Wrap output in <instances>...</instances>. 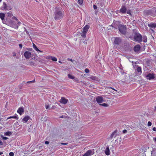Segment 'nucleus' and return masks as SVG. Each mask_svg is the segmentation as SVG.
I'll list each match as a JSON object with an SVG mask.
<instances>
[{
	"label": "nucleus",
	"instance_id": "58836bf2",
	"mask_svg": "<svg viewBox=\"0 0 156 156\" xmlns=\"http://www.w3.org/2000/svg\"><path fill=\"white\" fill-rule=\"evenodd\" d=\"M2 139L4 140H7V139H8V138L7 137H5V136H2Z\"/></svg>",
	"mask_w": 156,
	"mask_h": 156
},
{
	"label": "nucleus",
	"instance_id": "bb28decb",
	"mask_svg": "<svg viewBox=\"0 0 156 156\" xmlns=\"http://www.w3.org/2000/svg\"><path fill=\"white\" fill-rule=\"evenodd\" d=\"M78 3L80 5H82L83 4V0H78Z\"/></svg>",
	"mask_w": 156,
	"mask_h": 156
},
{
	"label": "nucleus",
	"instance_id": "9d476101",
	"mask_svg": "<svg viewBox=\"0 0 156 156\" xmlns=\"http://www.w3.org/2000/svg\"><path fill=\"white\" fill-rule=\"evenodd\" d=\"M127 11V8L125 5H122L121 9L119 11V12L120 13H126Z\"/></svg>",
	"mask_w": 156,
	"mask_h": 156
},
{
	"label": "nucleus",
	"instance_id": "473e14b6",
	"mask_svg": "<svg viewBox=\"0 0 156 156\" xmlns=\"http://www.w3.org/2000/svg\"><path fill=\"white\" fill-rule=\"evenodd\" d=\"M147 38L146 37H144L143 41L144 42H146L147 41Z\"/></svg>",
	"mask_w": 156,
	"mask_h": 156
},
{
	"label": "nucleus",
	"instance_id": "20e7f679",
	"mask_svg": "<svg viewBox=\"0 0 156 156\" xmlns=\"http://www.w3.org/2000/svg\"><path fill=\"white\" fill-rule=\"evenodd\" d=\"M147 13L148 15L153 17L156 16V7L153 8L151 9L147 10Z\"/></svg>",
	"mask_w": 156,
	"mask_h": 156
},
{
	"label": "nucleus",
	"instance_id": "f3484780",
	"mask_svg": "<svg viewBox=\"0 0 156 156\" xmlns=\"http://www.w3.org/2000/svg\"><path fill=\"white\" fill-rule=\"evenodd\" d=\"M68 100L64 97H62L60 100V102L63 104H66L67 103Z\"/></svg>",
	"mask_w": 156,
	"mask_h": 156
},
{
	"label": "nucleus",
	"instance_id": "cd10ccee",
	"mask_svg": "<svg viewBox=\"0 0 156 156\" xmlns=\"http://www.w3.org/2000/svg\"><path fill=\"white\" fill-rule=\"evenodd\" d=\"M51 60L53 61L56 62L57 61V58L54 57H53L52 56Z\"/></svg>",
	"mask_w": 156,
	"mask_h": 156
},
{
	"label": "nucleus",
	"instance_id": "4d7b16f0",
	"mask_svg": "<svg viewBox=\"0 0 156 156\" xmlns=\"http://www.w3.org/2000/svg\"><path fill=\"white\" fill-rule=\"evenodd\" d=\"M3 152H0V155H2V154H3Z\"/></svg>",
	"mask_w": 156,
	"mask_h": 156
},
{
	"label": "nucleus",
	"instance_id": "13d9d810",
	"mask_svg": "<svg viewBox=\"0 0 156 156\" xmlns=\"http://www.w3.org/2000/svg\"><path fill=\"white\" fill-rule=\"evenodd\" d=\"M30 82V81H28V82H27V83H31V82Z\"/></svg>",
	"mask_w": 156,
	"mask_h": 156
},
{
	"label": "nucleus",
	"instance_id": "79ce46f5",
	"mask_svg": "<svg viewBox=\"0 0 156 156\" xmlns=\"http://www.w3.org/2000/svg\"><path fill=\"white\" fill-rule=\"evenodd\" d=\"M93 7L94 9H97V6L96 5H93Z\"/></svg>",
	"mask_w": 156,
	"mask_h": 156
},
{
	"label": "nucleus",
	"instance_id": "bf43d9fd",
	"mask_svg": "<svg viewBox=\"0 0 156 156\" xmlns=\"http://www.w3.org/2000/svg\"><path fill=\"white\" fill-rule=\"evenodd\" d=\"M84 44H87V42H85V41H84Z\"/></svg>",
	"mask_w": 156,
	"mask_h": 156
},
{
	"label": "nucleus",
	"instance_id": "a878e982",
	"mask_svg": "<svg viewBox=\"0 0 156 156\" xmlns=\"http://www.w3.org/2000/svg\"><path fill=\"white\" fill-rule=\"evenodd\" d=\"M90 78V79L94 80H97V77L94 76H92Z\"/></svg>",
	"mask_w": 156,
	"mask_h": 156
},
{
	"label": "nucleus",
	"instance_id": "72a5a7b5",
	"mask_svg": "<svg viewBox=\"0 0 156 156\" xmlns=\"http://www.w3.org/2000/svg\"><path fill=\"white\" fill-rule=\"evenodd\" d=\"M89 69H87V68H86L85 69V72L86 73H88L89 72Z\"/></svg>",
	"mask_w": 156,
	"mask_h": 156
},
{
	"label": "nucleus",
	"instance_id": "0e129e2a",
	"mask_svg": "<svg viewBox=\"0 0 156 156\" xmlns=\"http://www.w3.org/2000/svg\"><path fill=\"white\" fill-rule=\"evenodd\" d=\"M18 23H20V22H18Z\"/></svg>",
	"mask_w": 156,
	"mask_h": 156
},
{
	"label": "nucleus",
	"instance_id": "9b49d317",
	"mask_svg": "<svg viewBox=\"0 0 156 156\" xmlns=\"http://www.w3.org/2000/svg\"><path fill=\"white\" fill-rule=\"evenodd\" d=\"M24 55L26 58L29 59L31 57V54L30 51H26L24 53Z\"/></svg>",
	"mask_w": 156,
	"mask_h": 156
},
{
	"label": "nucleus",
	"instance_id": "37998d69",
	"mask_svg": "<svg viewBox=\"0 0 156 156\" xmlns=\"http://www.w3.org/2000/svg\"><path fill=\"white\" fill-rule=\"evenodd\" d=\"M45 106V108L46 109H48L49 108V105H46Z\"/></svg>",
	"mask_w": 156,
	"mask_h": 156
},
{
	"label": "nucleus",
	"instance_id": "f704fd0d",
	"mask_svg": "<svg viewBox=\"0 0 156 156\" xmlns=\"http://www.w3.org/2000/svg\"><path fill=\"white\" fill-rule=\"evenodd\" d=\"M9 154L10 156H13L14 155V153L13 152H10L9 153Z\"/></svg>",
	"mask_w": 156,
	"mask_h": 156
},
{
	"label": "nucleus",
	"instance_id": "69168bd1",
	"mask_svg": "<svg viewBox=\"0 0 156 156\" xmlns=\"http://www.w3.org/2000/svg\"><path fill=\"white\" fill-rule=\"evenodd\" d=\"M59 62H60V63H61V61H59Z\"/></svg>",
	"mask_w": 156,
	"mask_h": 156
},
{
	"label": "nucleus",
	"instance_id": "4468645a",
	"mask_svg": "<svg viewBox=\"0 0 156 156\" xmlns=\"http://www.w3.org/2000/svg\"><path fill=\"white\" fill-rule=\"evenodd\" d=\"M24 112V110L23 107L19 108L17 111V112L21 115L23 114V113Z\"/></svg>",
	"mask_w": 156,
	"mask_h": 156
},
{
	"label": "nucleus",
	"instance_id": "ddd939ff",
	"mask_svg": "<svg viewBox=\"0 0 156 156\" xmlns=\"http://www.w3.org/2000/svg\"><path fill=\"white\" fill-rule=\"evenodd\" d=\"M118 130L117 129L115 130L110 135L109 139L112 140L114 137H115L117 136V133Z\"/></svg>",
	"mask_w": 156,
	"mask_h": 156
},
{
	"label": "nucleus",
	"instance_id": "c756f323",
	"mask_svg": "<svg viewBox=\"0 0 156 156\" xmlns=\"http://www.w3.org/2000/svg\"><path fill=\"white\" fill-rule=\"evenodd\" d=\"M74 81L77 83H80V82H79V79L77 78H75L74 79Z\"/></svg>",
	"mask_w": 156,
	"mask_h": 156
},
{
	"label": "nucleus",
	"instance_id": "aec40b11",
	"mask_svg": "<svg viewBox=\"0 0 156 156\" xmlns=\"http://www.w3.org/2000/svg\"><path fill=\"white\" fill-rule=\"evenodd\" d=\"M33 47L34 49H35L36 51H40V52H42V51L41 50H40L37 47L36 45L34 43H33Z\"/></svg>",
	"mask_w": 156,
	"mask_h": 156
},
{
	"label": "nucleus",
	"instance_id": "39448f33",
	"mask_svg": "<svg viewBox=\"0 0 156 156\" xmlns=\"http://www.w3.org/2000/svg\"><path fill=\"white\" fill-rule=\"evenodd\" d=\"M90 28L89 25H86L83 28V31L81 34V36L83 38H85L86 37V34Z\"/></svg>",
	"mask_w": 156,
	"mask_h": 156
},
{
	"label": "nucleus",
	"instance_id": "b1692460",
	"mask_svg": "<svg viewBox=\"0 0 156 156\" xmlns=\"http://www.w3.org/2000/svg\"><path fill=\"white\" fill-rule=\"evenodd\" d=\"M137 71L139 73L141 72V68L140 67L138 66L136 69Z\"/></svg>",
	"mask_w": 156,
	"mask_h": 156
},
{
	"label": "nucleus",
	"instance_id": "4c0bfd02",
	"mask_svg": "<svg viewBox=\"0 0 156 156\" xmlns=\"http://www.w3.org/2000/svg\"><path fill=\"white\" fill-rule=\"evenodd\" d=\"M12 19H14L16 21H18V19L15 16H13Z\"/></svg>",
	"mask_w": 156,
	"mask_h": 156
},
{
	"label": "nucleus",
	"instance_id": "393cba45",
	"mask_svg": "<svg viewBox=\"0 0 156 156\" xmlns=\"http://www.w3.org/2000/svg\"><path fill=\"white\" fill-rule=\"evenodd\" d=\"M8 16L10 17H11L13 16V14L11 12H9L7 13Z\"/></svg>",
	"mask_w": 156,
	"mask_h": 156
},
{
	"label": "nucleus",
	"instance_id": "f257e3e1",
	"mask_svg": "<svg viewBox=\"0 0 156 156\" xmlns=\"http://www.w3.org/2000/svg\"><path fill=\"white\" fill-rule=\"evenodd\" d=\"M119 21H114L112 23V26L115 28L118 27L120 33L124 35L126 33L127 27L126 25L123 24H120Z\"/></svg>",
	"mask_w": 156,
	"mask_h": 156
},
{
	"label": "nucleus",
	"instance_id": "3c124183",
	"mask_svg": "<svg viewBox=\"0 0 156 156\" xmlns=\"http://www.w3.org/2000/svg\"><path fill=\"white\" fill-rule=\"evenodd\" d=\"M108 88H109L112 89H113V90H115V91H116V90H115L114 89V88H112V87H109Z\"/></svg>",
	"mask_w": 156,
	"mask_h": 156
},
{
	"label": "nucleus",
	"instance_id": "c03bdc74",
	"mask_svg": "<svg viewBox=\"0 0 156 156\" xmlns=\"http://www.w3.org/2000/svg\"><path fill=\"white\" fill-rule=\"evenodd\" d=\"M49 141H45V143L47 144H49Z\"/></svg>",
	"mask_w": 156,
	"mask_h": 156
},
{
	"label": "nucleus",
	"instance_id": "1a4fd4ad",
	"mask_svg": "<svg viewBox=\"0 0 156 156\" xmlns=\"http://www.w3.org/2000/svg\"><path fill=\"white\" fill-rule=\"evenodd\" d=\"M8 7L6 3L5 2H4L2 6L1 9L3 10H10L12 8L11 7H9V9L8 8Z\"/></svg>",
	"mask_w": 156,
	"mask_h": 156
},
{
	"label": "nucleus",
	"instance_id": "a211bd4d",
	"mask_svg": "<svg viewBox=\"0 0 156 156\" xmlns=\"http://www.w3.org/2000/svg\"><path fill=\"white\" fill-rule=\"evenodd\" d=\"M30 119V117L29 116L27 115L25 116L22 119L23 122H27Z\"/></svg>",
	"mask_w": 156,
	"mask_h": 156
},
{
	"label": "nucleus",
	"instance_id": "2eb2a0df",
	"mask_svg": "<svg viewBox=\"0 0 156 156\" xmlns=\"http://www.w3.org/2000/svg\"><path fill=\"white\" fill-rule=\"evenodd\" d=\"M154 75L153 74L149 73L146 76V78L147 79L150 80L154 78Z\"/></svg>",
	"mask_w": 156,
	"mask_h": 156
},
{
	"label": "nucleus",
	"instance_id": "6e6552de",
	"mask_svg": "<svg viewBox=\"0 0 156 156\" xmlns=\"http://www.w3.org/2000/svg\"><path fill=\"white\" fill-rule=\"evenodd\" d=\"M148 26L150 28L151 30L154 33V31L153 29H154L156 28V23H151L148 24Z\"/></svg>",
	"mask_w": 156,
	"mask_h": 156
},
{
	"label": "nucleus",
	"instance_id": "4be33fe9",
	"mask_svg": "<svg viewBox=\"0 0 156 156\" xmlns=\"http://www.w3.org/2000/svg\"><path fill=\"white\" fill-rule=\"evenodd\" d=\"M12 134L11 132L9 131H8L5 133L4 135L5 136H10Z\"/></svg>",
	"mask_w": 156,
	"mask_h": 156
},
{
	"label": "nucleus",
	"instance_id": "09e8293b",
	"mask_svg": "<svg viewBox=\"0 0 156 156\" xmlns=\"http://www.w3.org/2000/svg\"><path fill=\"white\" fill-rule=\"evenodd\" d=\"M13 56H16V54L15 52L13 53Z\"/></svg>",
	"mask_w": 156,
	"mask_h": 156
},
{
	"label": "nucleus",
	"instance_id": "5701e85b",
	"mask_svg": "<svg viewBox=\"0 0 156 156\" xmlns=\"http://www.w3.org/2000/svg\"><path fill=\"white\" fill-rule=\"evenodd\" d=\"M68 76L69 78L70 79H74L75 78L74 76H73L72 75L69 74H68Z\"/></svg>",
	"mask_w": 156,
	"mask_h": 156
},
{
	"label": "nucleus",
	"instance_id": "0eeeda50",
	"mask_svg": "<svg viewBox=\"0 0 156 156\" xmlns=\"http://www.w3.org/2000/svg\"><path fill=\"white\" fill-rule=\"evenodd\" d=\"M94 153V149L89 150L83 155V156H91L93 155Z\"/></svg>",
	"mask_w": 156,
	"mask_h": 156
},
{
	"label": "nucleus",
	"instance_id": "f8f14e48",
	"mask_svg": "<svg viewBox=\"0 0 156 156\" xmlns=\"http://www.w3.org/2000/svg\"><path fill=\"white\" fill-rule=\"evenodd\" d=\"M96 100L98 104L101 103L104 101L103 98L101 96H98L96 98Z\"/></svg>",
	"mask_w": 156,
	"mask_h": 156
},
{
	"label": "nucleus",
	"instance_id": "423d86ee",
	"mask_svg": "<svg viewBox=\"0 0 156 156\" xmlns=\"http://www.w3.org/2000/svg\"><path fill=\"white\" fill-rule=\"evenodd\" d=\"M134 39L135 41L138 42H141L142 40V37L139 33L135 34L134 36Z\"/></svg>",
	"mask_w": 156,
	"mask_h": 156
},
{
	"label": "nucleus",
	"instance_id": "c9c22d12",
	"mask_svg": "<svg viewBox=\"0 0 156 156\" xmlns=\"http://www.w3.org/2000/svg\"><path fill=\"white\" fill-rule=\"evenodd\" d=\"M52 56H47L46 57V58L47 59H51Z\"/></svg>",
	"mask_w": 156,
	"mask_h": 156
},
{
	"label": "nucleus",
	"instance_id": "f03ea898",
	"mask_svg": "<svg viewBox=\"0 0 156 156\" xmlns=\"http://www.w3.org/2000/svg\"><path fill=\"white\" fill-rule=\"evenodd\" d=\"M64 16V12L62 9L57 7L55 8L54 12V19L55 20H59L62 19Z\"/></svg>",
	"mask_w": 156,
	"mask_h": 156
},
{
	"label": "nucleus",
	"instance_id": "dca6fc26",
	"mask_svg": "<svg viewBox=\"0 0 156 156\" xmlns=\"http://www.w3.org/2000/svg\"><path fill=\"white\" fill-rule=\"evenodd\" d=\"M140 46L139 44H137L134 46L133 50L135 52H137L140 51Z\"/></svg>",
	"mask_w": 156,
	"mask_h": 156
},
{
	"label": "nucleus",
	"instance_id": "49530a36",
	"mask_svg": "<svg viewBox=\"0 0 156 156\" xmlns=\"http://www.w3.org/2000/svg\"><path fill=\"white\" fill-rule=\"evenodd\" d=\"M67 144H68L66 143H61V144L63 145H67Z\"/></svg>",
	"mask_w": 156,
	"mask_h": 156
},
{
	"label": "nucleus",
	"instance_id": "8fccbe9b",
	"mask_svg": "<svg viewBox=\"0 0 156 156\" xmlns=\"http://www.w3.org/2000/svg\"><path fill=\"white\" fill-rule=\"evenodd\" d=\"M34 82H35V80H33L30 81V82H31V83H34Z\"/></svg>",
	"mask_w": 156,
	"mask_h": 156
},
{
	"label": "nucleus",
	"instance_id": "ea45409f",
	"mask_svg": "<svg viewBox=\"0 0 156 156\" xmlns=\"http://www.w3.org/2000/svg\"><path fill=\"white\" fill-rule=\"evenodd\" d=\"M123 133H127V131L126 129H124L122 131Z\"/></svg>",
	"mask_w": 156,
	"mask_h": 156
},
{
	"label": "nucleus",
	"instance_id": "052dcab7",
	"mask_svg": "<svg viewBox=\"0 0 156 156\" xmlns=\"http://www.w3.org/2000/svg\"><path fill=\"white\" fill-rule=\"evenodd\" d=\"M12 118H13L14 119V116H11Z\"/></svg>",
	"mask_w": 156,
	"mask_h": 156
},
{
	"label": "nucleus",
	"instance_id": "e2e57ef3",
	"mask_svg": "<svg viewBox=\"0 0 156 156\" xmlns=\"http://www.w3.org/2000/svg\"><path fill=\"white\" fill-rule=\"evenodd\" d=\"M2 0H0V2H2Z\"/></svg>",
	"mask_w": 156,
	"mask_h": 156
},
{
	"label": "nucleus",
	"instance_id": "e433bc0d",
	"mask_svg": "<svg viewBox=\"0 0 156 156\" xmlns=\"http://www.w3.org/2000/svg\"><path fill=\"white\" fill-rule=\"evenodd\" d=\"M152 125V123L150 121H149L147 123L148 126H151Z\"/></svg>",
	"mask_w": 156,
	"mask_h": 156
},
{
	"label": "nucleus",
	"instance_id": "5fc2aeb1",
	"mask_svg": "<svg viewBox=\"0 0 156 156\" xmlns=\"http://www.w3.org/2000/svg\"><path fill=\"white\" fill-rule=\"evenodd\" d=\"M12 118H11V116H10L9 117H8L7 119H11Z\"/></svg>",
	"mask_w": 156,
	"mask_h": 156
},
{
	"label": "nucleus",
	"instance_id": "2f4dec72",
	"mask_svg": "<svg viewBox=\"0 0 156 156\" xmlns=\"http://www.w3.org/2000/svg\"><path fill=\"white\" fill-rule=\"evenodd\" d=\"M126 13L128 14H129L130 16L132 15V14L131 13V11L130 10H128L126 11Z\"/></svg>",
	"mask_w": 156,
	"mask_h": 156
},
{
	"label": "nucleus",
	"instance_id": "338daca9",
	"mask_svg": "<svg viewBox=\"0 0 156 156\" xmlns=\"http://www.w3.org/2000/svg\"><path fill=\"white\" fill-rule=\"evenodd\" d=\"M155 109H156V107H155Z\"/></svg>",
	"mask_w": 156,
	"mask_h": 156
},
{
	"label": "nucleus",
	"instance_id": "7ed1b4c3",
	"mask_svg": "<svg viewBox=\"0 0 156 156\" xmlns=\"http://www.w3.org/2000/svg\"><path fill=\"white\" fill-rule=\"evenodd\" d=\"M122 39L121 37H115L113 42L114 47L119 48L122 45Z\"/></svg>",
	"mask_w": 156,
	"mask_h": 156
},
{
	"label": "nucleus",
	"instance_id": "c85d7f7f",
	"mask_svg": "<svg viewBox=\"0 0 156 156\" xmlns=\"http://www.w3.org/2000/svg\"><path fill=\"white\" fill-rule=\"evenodd\" d=\"M100 105L104 107H107L108 106L107 104L105 103H104L102 104H100Z\"/></svg>",
	"mask_w": 156,
	"mask_h": 156
},
{
	"label": "nucleus",
	"instance_id": "7c9ffc66",
	"mask_svg": "<svg viewBox=\"0 0 156 156\" xmlns=\"http://www.w3.org/2000/svg\"><path fill=\"white\" fill-rule=\"evenodd\" d=\"M14 119H18L19 117H18V116L16 114H15V115L14 116Z\"/></svg>",
	"mask_w": 156,
	"mask_h": 156
},
{
	"label": "nucleus",
	"instance_id": "6ab92c4d",
	"mask_svg": "<svg viewBox=\"0 0 156 156\" xmlns=\"http://www.w3.org/2000/svg\"><path fill=\"white\" fill-rule=\"evenodd\" d=\"M105 154L107 155H109L110 154L109 149L108 146L106 148L105 151Z\"/></svg>",
	"mask_w": 156,
	"mask_h": 156
},
{
	"label": "nucleus",
	"instance_id": "680f3d73",
	"mask_svg": "<svg viewBox=\"0 0 156 156\" xmlns=\"http://www.w3.org/2000/svg\"><path fill=\"white\" fill-rule=\"evenodd\" d=\"M26 33H27L29 34V33H28V31H26Z\"/></svg>",
	"mask_w": 156,
	"mask_h": 156
},
{
	"label": "nucleus",
	"instance_id": "a19ab883",
	"mask_svg": "<svg viewBox=\"0 0 156 156\" xmlns=\"http://www.w3.org/2000/svg\"><path fill=\"white\" fill-rule=\"evenodd\" d=\"M19 47L20 49L22 48L23 45L22 44H19Z\"/></svg>",
	"mask_w": 156,
	"mask_h": 156
},
{
	"label": "nucleus",
	"instance_id": "603ef678",
	"mask_svg": "<svg viewBox=\"0 0 156 156\" xmlns=\"http://www.w3.org/2000/svg\"><path fill=\"white\" fill-rule=\"evenodd\" d=\"M68 60L69 61H70L71 62H73V60L71 58H69Z\"/></svg>",
	"mask_w": 156,
	"mask_h": 156
},
{
	"label": "nucleus",
	"instance_id": "a18cd8bd",
	"mask_svg": "<svg viewBox=\"0 0 156 156\" xmlns=\"http://www.w3.org/2000/svg\"><path fill=\"white\" fill-rule=\"evenodd\" d=\"M152 129L153 131H155L156 132V127H154Z\"/></svg>",
	"mask_w": 156,
	"mask_h": 156
},
{
	"label": "nucleus",
	"instance_id": "de8ad7c7",
	"mask_svg": "<svg viewBox=\"0 0 156 156\" xmlns=\"http://www.w3.org/2000/svg\"><path fill=\"white\" fill-rule=\"evenodd\" d=\"M3 144V143L2 141L0 140V145H2Z\"/></svg>",
	"mask_w": 156,
	"mask_h": 156
},
{
	"label": "nucleus",
	"instance_id": "6e6d98bb",
	"mask_svg": "<svg viewBox=\"0 0 156 156\" xmlns=\"http://www.w3.org/2000/svg\"><path fill=\"white\" fill-rule=\"evenodd\" d=\"M154 140L156 142V137L154 138Z\"/></svg>",
	"mask_w": 156,
	"mask_h": 156
},
{
	"label": "nucleus",
	"instance_id": "864d4df0",
	"mask_svg": "<svg viewBox=\"0 0 156 156\" xmlns=\"http://www.w3.org/2000/svg\"><path fill=\"white\" fill-rule=\"evenodd\" d=\"M59 117L61 118H63L64 117H63V115H62V116H60Z\"/></svg>",
	"mask_w": 156,
	"mask_h": 156
},
{
	"label": "nucleus",
	"instance_id": "412c9836",
	"mask_svg": "<svg viewBox=\"0 0 156 156\" xmlns=\"http://www.w3.org/2000/svg\"><path fill=\"white\" fill-rule=\"evenodd\" d=\"M5 17V14L2 13H0V18L2 20H4Z\"/></svg>",
	"mask_w": 156,
	"mask_h": 156
}]
</instances>
